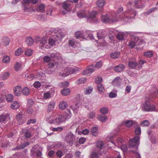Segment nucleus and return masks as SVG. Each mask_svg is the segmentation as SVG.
<instances>
[{"instance_id":"9b49d317","label":"nucleus","mask_w":158,"mask_h":158,"mask_svg":"<svg viewBox=\"0 0 158 158\" xmlns=\"http://www.w3.org/2000/svg\"><path fill=\"white\" fill-rule=\"evenodd\" d=\"M16 118L19 124L23 123L26 121L25 118L24 117V114L22 112H20L16 115Z\"/></svg>"},{"instance_id":"e433bc0d","label":"nucleus","mask_w":158,"mask_h":158,"mask_svg":"<svg viewBox=\"0 0 158 158\" xmlns=\"http://www.w3.org/2000/svg\"><path fill=\"white\" fill-rule=\"evenodd\" d=\"M136 14V11L133 9L129 10V18H134Z\"/></svg>"},{"instance_id":"f3484780","label":"nucleus","mask_w":158,"mask_h":158,"mask_svg":"<svg viewBox=\"0 0 158 158\" xmlns=\"http://www.w3.org/2000/svg\"><path fill=\"white\" fill-rule=\"evenodd\" d=\"M88 12L86 10H83L79 11L77 13V15L80 18H86L87 17Z\"/></svg>"},{"instance_id":"a18cd8bd","label":"nucleus","mask_w":158,"mask_h":158,"mask_svg":"<svg viewBox=\"0 0 158 158\" xmlns=\"http://www.w3.org/2000/svg\"><path fill=\"white\" fill-rule=\"evenodd\" d=\"M119 54V52H114L111 53L110 56L112 59H116L118 57Z\"/></svg>"},{"instance_id":"bf43d9fd","label":"nucleus","mask_w":158,"mask_h":158,"mask_svg":"<svg viewBox=\"0 0 158 158\" xmlns=\"http://www.w3.org/2000/svg\"><path fill=\"white\" fill-rule=\"evenodd\" d=\"M157 9V8L156 7H153L152 8L149 9L148 10L147 12H146V14L147 15H150L152 13L154 12Z\"/></svg>"},{"instance_id":"5fc2aeb1","label":"nucleus","mask_w":158,"mask_h":158,"mask_svg":"<svg viewBox=\"0 0 158 158\" xmlns=\"http://www.w3.org/2000/svg\"><path fill=\"white\" fill-rule=\"evenodd\" d=\"M135 127H136V128L135 131V133L137 135H140L141 133V129L139 124L138 126Z\"/></svg>"},{"instance_id":"a211bd4d","label":"nucleus","mask_w":158,"mask_h":158,"mask_svg":"<svg viewBox=\"0 0 158 158\" xmlns=\"http://www.w3.org/2000/svg\"><path fill=\"white\" fill-rule=\"evenodd\" d=\"M122 80L120 77H116L113 81L112 83L114 86H119L121 83Z\"/></svg>"},{"instance_id":"7c9ffc66","label":"nucleus","mask_w":158,"mask_h":158,"mask_svg":"<svg viewBox=\"0 0 158 158\" xmlns=\"http://www.w3.org/2000/svg\"><path fill=\"white\" fill-rule=\"evenodd\" d=\"M105 1L104 0H98L96 2L97 5L98 7H102L105 5Z\"/></svg>"},{"instance_id":"412c9836","label":"nucleus","mask_w":158,"mask_h":158,"mask_svg":"<svg viewBox=\"0 0 158 158\" xmlns=\"http://www.w3.org/2000/svg\"><path fill=\"white\" fill-rule=\"evenodd\" d=\"M55 105V103L54 101L51 102L48 105L47 111L48 112H51L52 111Z\"/></svg>"},{"instance_id":"f257e3e1","label":"nucleus","mask_w":158,"mask_h":158,"mask_svg":"<svg viewBox=\"0 0 158 158\" xmlns=\"http://www.w3.org/2000/svg\"><path fill=\"white\" fill-rule=\"evenodd\" d=\"M126 13H123L118 16L115 12L112 13L109 16L107 15H102L101 19L103 23H112L118 21L119 19L121 20L124 21L127 20L128 18L126 16Z\"/></svg>"},{"instance_id":"c85d7f7f","label":"nucleus","mask_w":158,"mask_h":158,"mask_svg":"<svg viewBox=\"0 0 158 158\" xmlns=\"http://www.w3.org/2000/svg\"><path fill=\"white\" fill-rule=\"evenodd\" d=\"M138 124L135 121L129 120V127H135L138 126Z\"/></svg>"},{"instance_id":"b1692460","label":"nucleus","mask_w":158,"mask_h":158,"mask_svg":"<svg viewBox=\"0 0 158 158\" xmlns=\"http://www.w3.org/2000/svg\"><path fill=\"white\" fill-rule=\"evenodd\" d=\"M61 114L62 116L65 117V120L66 119L69 118L72 115L70 110L69 109L66 110V111L64 112L63 114Z\"/></svg>"},{"instance_id":"c03bdc74","label":"nucleus","mask_w":158,"mask_h":158,"mask_svg":"<svg viewBox=\"0 0 158 158\" xmlns=\"http://www.w3.org/2000/svg\"><path fill=\"white\" fill-rule=\"evenodd\" d=\"M43 61L44 63H48L51 61V59L49 56H45L43 57Z\"/></svg>"},{"instance_id":"39448f33","label":"nucleus","mask_w":158,"mask_h":158,"mask_svg":"<svg viewBox=\"0 0 158 158\" xmlns=\"http://www.w3.org/2000/svg\"><path fill=\"white\" fill-rule=\"evenodd\" d=\"M142 109L146 111H157L156 110V107L155 105L151 104L149 101H146L143 104L142 106Z\"/></svg>"},{"instance_id":"bb28decb","label":"nucleus","mask_w":158,"mask_h":158,"mask_svg":"<svg viewBox=\"0 0 158 158\" xmlns=\"http://www.w3.org/2000/svg\"><path fill=\"white\" fill-rule=\"evenodd\" d=\"M68 106V104L66 102L63 101L60 102L59 104V108L61 110H63L66 108Z\"/></svg>"},{"instance_id":"dca6fc26","label":"nucleus","mask_w":158,"mask_h":158,"mask_svg":"<svg viewBox=\"0 0 158 158\" xmlns=\"http://www.w3.org/2000/svg\"><path fill=\"white\" fill-rule=\"evenodd\" d=\"M15 95L16 96H20L22 92L21 87L19 86H15L13 89Z\"/></svg>"},{"instance_id":"1a4fd4ad","label":"nucleus","mask_w":158,"mask_h":158,"mask_svg":"<svg viewBox=\"0 0 158 158\" xmlns=\"http://www.w3.org/2000/svg\"><path fill=\"white\" fill-rule=\"evenodd\" d=\"M95 69L94 65H90L87 67L86 69L83 71L82 73V74L84 75L89 76L94 72Z\"/></svg>"},{"instance_id":"09e8293b","label":"nucleus","mask_w":158,"mask_h":158,"mask_svg":"<svg viewBox=\"0 0 158 158\" xmlns=\"http://www.w3.org/2000/svg\"><path fill=\"white\" fill-rule=\"evenodd\" d=\"M40 147L39 145H36L31 148V151L33 153H36V152L40 150Z\"/></svg>"},{"instance_id":"423d86ee","label":"nucleus","mask_w":158,"mask_h":158,"mask_svg":"<svg viewBox=\"0 0 158 158\" xmlns=\"http://www.w3.org/2000/svg\"><path fill=\"white\" fill-rule=\"evenodd\" d=\"M75 36L77 39H86L88 37H90L91 34L89 31L86 30L77 31L75 33Z\"/></svg>"},{"instance_id":"37998d69","label":"nucleus","mask_w":158,"mask_h":158,"mask_svg":"<svg viewBox=\"0 0 158 158\" xmlns=\"http://www.w3.org/2000/svg\"><path fill=\"white\" fill-rule=\"evenodd\" d=\"M86 80L85 77H82L77 80V83L78 84H81L85 82Z\"/></svg>"},{"instance_id":"0eeeda50","label":"nucleus","mask_w":158,"mask_h":158,"mask_svg":"<svg viewBox=\"0 0 158 158\" xmlns=\"http://www.w3.org/2000/svg\"><path fill=\"white\" fill-rule=\"evenodd\" d=\"M130 36V42L129 43V47H130L131 48H133L135 46L136 43L139 41V39L138 37H136L135 35V34L131 32H129V36Z\"/></svg>"},{"instance_id":"f8f14e48","label":"nucleus","mask_w":158,"mask_h":158,"mask_svg":"<svg viewBox=\"0 0 158 158\" xmlns=\"http://www.w3.org/2000/svg\"><path fill=\"white\" fill-rule=\"evenodd\" d=\"M75 136L71 132L68 133L65 137L66 140L70 143H72L75 139Z\"/></svg>"},{"instance_id":"e2e57ef3","label":"nucleus","mask_w":158,"mask_h":158,"mask_svg":"<svg viewBox=\"0 0 158 158\" xmlns=\"http://www.w3.org/2000/svg\"><path fill=\"white\" fill-rule=\"evenodd\" d=\"M100 111L103 114H106L108 112V109L107 107H103L100 109Z\"/></svg>"},{"instance_id":"4468645a","label":"nucleus","mask_w":158,"mask_h":158,"mask_svg":"<svg viewBox=\"0 0 158 158\" xmlns=\"http://www.w3.org/2000/svg\"><path fill=\"white\" fill-rule=\"evenodd\" d=\"M127 32H119L116 35V37L118 40H123L127 37Z\"/></svg>"},{"instance_id":"13d9d810","label":"nucleus","mask_w":158,"mask_h":158,"mask_svg":"<svg viewBox=\"0 0 158 158\" xmlns=\"http://www.w3.org/2000/svg\"><path fill=\"white\" fill-rule=\"evenodd\" d=\"M92 88H88L85 90L84 93L86 95H89L92 93Z\"/></svg>"},{"instance_id":"393cba45","label":"nucleus","mask_w":158,"mask_h":158,"mask_svg":"<svg viewBox=\"0 0 158 158\" xmlns=\"http://www.w3.org/2000/svg\"><path fill=\"white\" fill-rule=\"evenodd\" d=\"M20 106L19 102L17 101H15L13 102L10 105L11 108L14 110H16Z\"/></svg>"},{"instance_id":"7ed1b4c3","label":"nucleus","mask_w":158,"mask_h":158,"mask_svg":"<svg viewBox=\"0 0 158 158\" xmlns=\"http://www.w3.org/2000/svg\"><path fill=\"white\" fill-rule=\"evenodd\" d=\"M51 31L55 33L56 35H52L50 38L48 43L53 46L56 41L61 40L65 36L66 32L64 29L59 28L52 29Z\"/></svg>"},{"instance_id":"5701e85b","label":"nucleus","mask_w":158,"mask_h":158,"mask_svg":"<svg viewBox=\"0 0 158 158\" xmlns=\"http://www.w3.org/2000/svg\"><path fill=\"white\" fill-rule=\"evenodd\" d=\"M29 144V143L28 142H25L21 145H19V147L17 146L16 148L12 149V150H16L19 149H23L25 148Z\"/></svg>"},{"instance_id":"0e129e2a","label":"nucleus","mask_w":158,"mask_h":158,"mask_svg":"<svg viewBox=\"0 0 158 158\" xmlns=\"http://www.w3.org/2000/svg\"><path fill=\"white\" fill-rule=\"evenodd\" d=\"M24 135L26 138H29L31 136V132L28 131H27L24 132Z\"/></svg>"},{"instance_id":"a19ab883","label":"nucleus","mask_w":158,"mask_h":158,"mask_svg":"<svg viewBox=\"0 0 158 158\" xmlns=\"http://www.w3.org/2000/svg\"><path fill=\"white\" fill-rule=\"evenodd\" d=\"M70 92V89L68 88H65L63 89L61 91L62 95L64 96L69 94Z\"/></svg>"},{"instance_id":"ea45409f","label":"nucleus","mask_w":158,"mask_h":158,"mask_svg":"<svg viewBox=\"0 0 158 158\" xmlns=\"http://www.w3.org/2000/svg\"><path fill=\"white\" fill-rule=\"evenodd\" d=\"M50 55L51 57L55 59H58L60 56V53L56 52L53 53H50Z\"/></svg>"},{"instance_id":"cd10ccee","label":"nucleus","mask_w":158,"mask_h":158,"mask_svg":"<svg viewBox=\"0 0 158 158\" xmlns=\"http://www.w3.org/2000/svg\"><path fill=\"white\" fill-rule=\"evenodd\" d=\"M117 90L115 89H113L110 92L109 94V97L111 98L116 97L117 96Z\"/></svg>"},{"instance_id":"680f3d73","label":"nucleus","mask_w":158,"mask_h":158,"mask_svg":"<svg viewBox=\"0 0 158 158\" xmlns=\"http://www.w3.org/2000/svg\"><path fill=\"white\" fill-rule=\"evenodd\" d=\"M32 50L31 49H27L25 52V54L28 56H30L32 54Z\"/></svg>"},{"instance_id":"69168bd1","label":"nucleus","mask_w":158,"mask_h":158,"mask_svg":"<svg viewBox=\"0 0 158 158\" xmlns=\"http://www.w3.org/2000/svg\"><path fill=\"white\" fill-rule=\"evenodd\" d=\"M63 128L62 127H58L56 128H53L52 131H53L60 132L63 131Z\"/></svg>"},{"instance_id":"ddd939ff","label":"nucleus","mask_w":158,"mask_h":158,"mask_svg":"<svg viewBox=\"0 0 158 158\" xmlns=\"http://www.w3.org/2000/svg\"><path fill=\"white\" fill-rule=\"evenodd\" d=\"M10 119V115L8 113H3L0 116V122L6 123Z\"/></svg>"},{"instance_id":"49530a36","label":"nucleus","mask_w":158,"mask_h":158,"mask_svg":"<svg viewBox=\"0 0 158 158\" xmlns=\"http://www.w3.org/2000/svg\"><path fill=\"white\" fill-rule=\"evenodd\" d=\"M146 63V61L144 60H139V63L137 64V66L139 69L142 68L143 65Z\"/></svg>"},{"instance_id":"052dcab7","label":"nucleus","mask_w":158,"mask_h":158,"mask_svg":"<svg viewBox=\"0 0 158 158\" xmlns=\"http://www.w3.org/2000/svg\"><path fill=\"white\" fill-rule=\"evenodd\" d=\"M51 94L50 91L49 92H47L44 94L43 98L44 99H47L49 98L50 97Z\"/></svg>"},{"instance_id":"9d476101","label":"nucleus","mask_w":158,"mask_h":158,"mask_svg":"<svg viewBox=\"0 0 158 158\" xmlns=\"http://www.w3.org/2000/svg\"><path fill=\"white\" fill-rule=\"evenodd\" d=\"M72 3L70 2L69 0L65 1L63 4V8L67 12L70 10L72 7Z\"/></svg>"},{"instance_id":"c756f323","label":"nucleus","mask_w":158,"mask_h":158,"mask_svg":"<svg viewBox=\"0 0 158 158\" xmlns=\"http://www.w3.org/2000/svg\"><path fill=\"white\" fill-rule=\"evenodd\" d=\"M143 56L146 57H151L153 56V52L151 51H147L143 53Z\"/></svg>"},{"instance_id":"aec40b11","label":"nucleus","mask_w":158,"mask_h":158,"mask_svg":"<svg viewBox=\"0 0 158 158\" xmlns=\"http://www.w3.org/2000/svg\"><path fill=\"white\" fill-rule=\"evenodd\" d=\"M134 4L137 8H143L144 6V4L142 3V0H135Z\"/></svg>"},{"instance_id":"de8ad7c7","label":"nucleus","mask_w":158,"mask_h":158,"mask_svg":"<svg viewBox=\"0 0 158 158\" xmlns=\"http://www.w3.org/2000/svg\"><path fill=\"white\" fill-rule=\"evenodd\" d=\"M23 52V51L21 48H19L15 52V54L16 56H19L21 55Z\"/></svg>"},{"instance_id":"603ef678","label":"nucleus","mask_w":158,"mask_h":158,"mask_svg":"<svg viewBox=\"0 0 158 158\" xmlns=\"http://www.w3.org/2000/svg\"><path fill=\"white\" fill-rule=\"evenodd\" d=\"M69 71V73L66 74L65 75L67 76L69 74H72L76 73V69L73 68H69L68 69Z\"/></svg>"},{"instance_id":"4c0bfd02","label":"nucleus","mask_w":158,"mask_h":158,"mask_svg":"<svg viewBox=\"0 0 158 158\" xmlns=\"http://www.w3.org/2000/svg\"><path fill=\"white\" fill-rule=\"evenodd\" d=\"M70 129H75L76 132L77 133V132L78 134H81V131L78 130V128L77 127V125L76 123H74L70 127Z\"/></svg>"},{"instance_id":"3c124183","label":"nucleus","mask_w":158,"mask_h":158,"mask_svg":"<svg viewBox=\"0 0 158 158\" xmlns=\"http://www.w3.org/2000/svg\"><path fill=\"white\" fill-rule=\"evenodd\" d=\"M2 61L5 63H8L10 61V58L8 56H5L3 57Z\"/></svg>"},{"instance_id":"4be33fe9","label":"nucleus","mask_w":158,"mask_h":158,"mask_svg":"<svg viewBox=\"0 0 158 158\" xmlns=\"http://www.w3.org/2000/svg\"><path fill=\"white\" fill-rule=\"evenodd\" d=\"M25 41L26 44L28 46L32 45L34 43V41L33 38L31 37H27L25 40Z\"/></svg>"},{"instance_id":"20e7f679","label":"nucleus","mask_w":158,"mask_h":158,"mask_svg":"<svg viewBox=\"0 0 158 158\" xmlns=\"http://www.w3.org/2000/svg\"><path fill=\"white\" fill-rule=\"evenodd\" d=\"M65 117L62 116L61 114L53 113L46 115L47 120L51 124L59 125L65 121Z\"/></svg>"},{"instance_id":"4d7b16f0","label":"nucleus","mask_w":158,"mask_h":158,"mask_svg":"<svg viewBox=\"0 0 158 158\" xmlns=\"http://www.w3.org/2000/svg\"><path fill=\"white\" fill-rule=\"evenodd\" d=\"M22 66L21 63L17 62L15 65L14 67L16 71H19L22 67Z\"/></svg>"},{"instance_id":"6ab92c4d","label":"nucleus","mask_w":158,"mask_h":158,"mask_svg":"<svg viewBox=\"0 0 158 158\" xmlns=\"http://www.w3.org/2000/svg\"><path fill=\"white\" fill-rule=\"evenodd\" d=\"M125 69V66L123 64H120L115 66L114 68V70L116 72L119 73L122 72Z\"/></svg>"},{"instance_id":"f704fd0d","label":"nucleus","mask_w":158,"mask_h":158,"mask_svg":"<svg viewBox=\"0 0 158 158\" xmlns=\"http://www.w3.org/2000/svg\"><path fill=\"white\" fill-rule=\"evenodd\" d=\"M107 119V117L105 115H102L100 114L98 115V119L100 122H102L105 121Z\"/></svg>"},{"instance_id":"774afa93","label":"nucleus","mask_w":158,"mask_h":158,"mask_svg":"<svg viewBox=\"0 0 158 158\" xmlns=\"http://www.w3.org/2000/svg\"><path fill=\"white\" fill-rule=\"evenodd\" d=\"M34 104L33 100L31 99H29L27 101V106L30 107L33 106Z\"/></svg>"},{"instance_id":"2f4dec72","label":"nucleus","mask_w":158,"mask_h":158,"mask_svg":"<svg viewBox=\"0 0 158 158\" xmlns=\"http://www.w3.org/2000/svg\"><path fill=\"white\" fill-rule=\"evenodd\" d=\"M98 91L100 93L102 94L104 93L105 89L102 84H98Z\"/></svg>"},{"instance_id":"72a5a7b5","label":"nucleus","mask_w":158,"mask_h":158,"mask_svg":"<svg viewBox=\"0 0 158 158\" xmlns=\"http://www.w3.org/2000/svg\"><path fill=\"white\" fill-rule=\"evenodd\" d=\"M97 36L99 39H103L105 36V35L103 33V31L101 30L97 32Z\"/></svg>"},{"instance_id":"6e6d98bb","label":"nucleus","mask_w":158,"mask_h":158,"mask_svg":"<svg viewBox=\"0 0 158 158\" xmlns=\"http://www.w3.org/2000/svg\"><path fill=\"white\" fill-rule=\"evenodd\" d=\"M149 124L148 120H144L140 123V125L142 127H146L149 125Z\"/></svg>"},{"instance_id":"f03ea898","label":"nucleus","mask_w":158,"mask_h":158,"mask_svg":"<svg viewBox=\"0 0 158 158\" xmlns=\"http://www.w3.org/2000/svg\"><path fill=\"white\" fill-rule=\"evenodd\" d=\"M139 137L136 136L129 140V144L131 146L129 147V155L132 154L135 158H141L139 154L137 151L139 144Z\"/></svg>"},{"instance_id":"c9c22d12","label":"nucleus","mask_w":158,"mask_h":158,"mask_svg":"<svg viewBox=\"0 0 158 158\" xmlns=\"http://www.w3.org/2000/svg\"><path fill=\"white\" fill-rule=\"evenodd\" d=\"M137 66V63L135 61H129V67L134 68Z\"/></svg>"},{"instance_id":"8fccbe9b","label":"nucleus","mask_w":158,"mask_h":158,"mask_svg":"<svg viewBox=\"0 0 158 158\" xmlns=\"http://www.w3.org/2000/svg\"><path fill=\"white\" fill-rule=\"evenodd\" d=\"M10 39L7 37H4L2 39V41L6 46L8 45L10 43Z\"/></svg>"},{"instance_id":"a878e982","label":"nucleus","mask_w":158,"mask_h":158,"mask_svg":"<svg viewBox=\"0 0 158 158\" xmlns=\"http://www.w3.org/2000/svg\"><path fill=\"white\" fill-rule=\"evenodd\" d=\"M22 93L24 96H28L30 93V89L28 88L24 87L22 89Z\"/></svg>"},{"instance_id":"6e6552de","label":"nucleus","mask_w":158,"mask_h":158,"mask_svg":"<svg viewBox=\"0 0 158 158\" xmlns=\"http://www.w3.org/2000/svg\"><path fill=\"white\" fill-rule=\"evenodd\" d=\"M35 42L36 44H39V46L41 48L44 47L45 45L47 43V40L45 37L40 38L39 36H36L35 38Z\"/></svg>"},{"instance_id":"2eb2a0df","label":"nucleus","mask_w":158,"mask_h":158,"mask_svg":"<svg viewBox=\"0 0 158 158\" xmlns=\"http://www.w3.org/2000/svg\"><path fill=\"white\" fill-rule=\"evenodd\" d=\"M97 13L96 11H92L90 12L89 16L87 18V21L90 23H93L94 21L93 19L95 17Z\"/></svg>"},{"instance_id":"864d4df0","label":"nucleus","mask_w":158,"mask_h":158,"mask_svg":"<svg viewBox=\"0 0 158 158\" xmlns=\"http://www.w3.org/2000/svg\"><path fill=\"white\" fill-rule=\"evenodd\" d=\"M6 99L8 102H11L13 99V95L9 94L6 96Z\"/></svg>"},{"instance_id":"79ce46f5","label":"nucleus","mask_w":158,"mask_h":158,"mask_svg":"<svg viewBox=\"0 0 158 158\" xmlns=\"http://www.w3.org/2000/svg\"><path fill=\"white\" fill-rule=\"evenodd\" d=\"M91 133L95 136H96L98 132L97 128L95 127H92L91 129Z\"/></svg>"},{"instance_id":"338daca9","label":"nucleus","mask_w":158,"mask_h":158,"mask_svg":"<svg viewBox=\"0 0 158 158\" xmlns=\"http://www.w3.org/2000/svg\"><path fill=\"white\" fill-rule=\"evenodd\" d=\"M102 61H99L97 62L96 64L94 66L95 67V69L96 68H99L101 67L102 65Z\"/></svg>"},{"instance_id":"473e14b6","label":"nucleus","mask_w":158,"mask_h":158,"mask_svg":"<svg viewBox=\"0 0 158 158\" xmlns=\"http://www.w3.org/2000/svg\"><path fill=\"white\" fill-rule=\"evenodd\" d=\"M10 76V73L8 72H5L1 75V78L2 80H5L7 79Z\"/></svg>"},{"instance_id":"58836bf2","label":"nucleus","mask_w":158,"mask_h":158,"mask_svg":"<svg viewBox=\"0 0 158 158\" xmlns=\"http://www.w3.org/2000/svg\"><path fill=\"white\" fill-rule=\"evenodd\" d=\"M45 6L42 4H41L38 6L37 9V10L38 11L43 12L45 10Z\"/></svg>"}]
</instances>
